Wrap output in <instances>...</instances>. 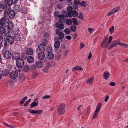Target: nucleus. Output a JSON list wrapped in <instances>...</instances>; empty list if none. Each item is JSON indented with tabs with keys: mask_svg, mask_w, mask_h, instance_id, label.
Listing matches in <instances>:
<instances>
[{
	"mask_svg": "<svg viewBox=\"0 0 128 128\" xmlns=\"http://www.w3.org/2000/svg\"><path fill=\"white\" fill-rule=\"evenodd\" d=\"M40 44L38 45V48L39 50L42 51H44L45 50V44Z\"/></svg>",
	"mask_w": 128,
	"mask_h": 128,
	"instance_id": "nucleus-15",
	"label": "nucleus"
},
{
	"mask_svg": "<svg viewBox=\"0 0 128 128\" xmlns=\"http://www.w3.org/2000/svg\"><path fill=\"white\" fill-rule=\"evenodd\" d=\"M65 22L66 24L69 25L72 24V21L71 19H68Z\"/></svg>",
	"mask_w": 128,
	"mask_h": 128,
	"instance_id": "nucleus-33",
	"label": "nucleus"
},
{
	"mask_svg": "<svg viewBox=\"0 0 128 128\" xmlns=\"http://www.w3.org/2000/svg\"><path fill=\"white\" fill-rule=\"evenodd\" d=\"M19 77L20 79H22V80L24 79V75L22 74H20Z\"/></svg>",
	"mask_w": 128,
	"mask_h": 128,
	"instance_id": "nucleus-54",
	"label": "nucleus"
},
{
	"mask_svg": "<svg viewBox=\"0 0 128 128\" xmlns=\"http://www.w3.org/2000/svg\"><path fill=\"white\" fill-rule=\"evenodd\" d=\"M110 85L114 86L116 85V83L114 82H111L109 84Z\"/></svg>",
	"mask_w": 128,
	"mask_h": 128,
	"instance_id": "nucleus-60",
	"label": "nucleus"
},
{
	"mask_svg": "<svg viewBox=\"0 0 128 128\" xmlns=\"http://www.w3.org/2000/svg\"><path fill=\"white\" fill-rule=\"evenodd\" d=\"M8 12L6 10H5L4 12V18H2L0 20V24L3 26L4 27L7 25L9 19L8 18Z\"/></svg>",
	"mask_w": 128,
	"mask_h": 128,
	"instance_id": "nucleus-1",
	"label": "nucleus"
},
{
	"mask_svg": "<svg viewBox=\"0 0 128 128\" xmlns=\"http://www.w3.org/2000/svg\"><path fill=\"white\" fill-rule=\"evenodd\" d=\"M66 3L68 5H71L72 3L71 0H67V1H66Z\"/></svg>",
	"mask_w": 128,
	"mask_h": 128,
	"instance_id": "nucleus-53",
	"label": "nucleus"
},
{
	"mask_svg": "<svg viewBox=\"0 0 128 128\" xmlns=\"http://www.w3.org/2000/svg\"><path fill=\"white\" fill-rule=\"evenodd\" d=\"M8 33L7 32L6 29L5 28V26H0V40L5 38V36Z\"/></svg>",
	"mask_w": 128,
	"mask_h": 128,
	"instance_id": "nucleus-2",
	"label": "nucleus"
},
{
	"mask_svg": "<svg viewBox=\"0 0 128 128\" xmlns=\"http://www.w3.org/2000/svg\"><path fill=\"white\" fill-rule=\"evenodd\" d=\"M48 58L51 60L54 58V55L52 52H48L47 56Z\"/></svg>",
	"mask_w": 128,
	"mask_h": 128,
	"instance_id": "nucleus-24",
	"label": "nucleus"
},
{
	"mask_svg": "<svg viewBox=\"0 0 128 128\" xmlns=\"http://www.w3.org/2000/svg\"><path fill=\"white\" fill-rule=\"evenodd\" d=\"M110 74L108 72H104V73L103 76L104 78L106 80H107L109 77Z\"/></svg>",
	"mask_w": 128,
	"mask_h": 128,
	"instance_id": "nucleus-23",
	"label": "nucleus"
},
{
	"mask_svg": "<svg viewBox=\"0 0 128 128\" xmlns=\"http://www.w3.org/2000/svg\"><path fill=\"white\" fill-rule=\"evenodd\" d=\"M74 3L76 6L75 8L77 9L78 8L77 4L79 5L80 2V0H75L74 1Z\"/></svg>",
	"mask_w": 128,
	"mask_h": 128,
	"instance_id": "nucleus-37",
	"label": "nucleus"
},
{
	"mask_svg": "<svg viewBox=\"0 0 128 128\" xmlns=\"http://www.w3.org/2000/svg\"><path fill=\"white\" fill-rule=\"evenodd\" d=\"M102 106V104L101 103H99L98 105L96 106V110L95 111L98 112L100 110Z\"/></svg>",
	"mask_w": 128,
	"mask_h": 128,
	"instance_id": "nucleus-34",
	"label": "nucleus"
},
{
	"mask_svg": "<svg viewBox=\"0 0 128 128\" xmlns=\"http://www.w3.org/2000/svg\"><path fill=\"white\" fill-rule=\"evenodd\" d=\"M5 26V28L6 29L7 32L8 33H9L11 29H12L13 27V24L12 22L10 21L9 22L8 24Z\"/></svg>",
	"mask_w": 128,
	"mask_h": 128,
	"instance_id": "nucleus-8",
	"label": "nucleus"
},
{
	"mask_svg": "<svg viewBox=\"0 0 128 128\" xmlns=\"http://www.w3.org/2000/svg\"><path fill=\"white\" fill-rule=\"evenodd\" d=\"M58 27L60 30L63 29L64 28V26L62 24H58Z\"/></svg>",
	"mask_w": 128,
	"mask_h": 128,
	"instance_id": "nucleus-42",
	"label": "nucleus"
},
{
	"mask_svg": "<svg viewBox=\"0 0 128 128\" xmlns=\"http://www.w3.org/2000/svg\"><path fill=\"white\" fill-rule=\"evenodd\" d=\"M119 45L122 46H123L127 47L128 46V45L127 44L123 43H122L120 42Z\"/></svg>",
	"mask_w": 128,
	"mask_h": 128,
	"instance_id": "nucleus-52",
	"label": "nucleus"
},
{
	"mask_svg": "<svg viewBox=\"0 0 128 128\" xmlns=\"http://www.w3.org/2000/svg\"><path fill=\"white\" fill-rule=\"evenodd\" d=\"M7 4L9 6H10L12 4H13L12 0H8Z\"/></svg>",
	"mask_w": 128,
	"mask_h": 128,
	"instance_id": "nucleus-48",
	"label": "nucleus"
},
{
	"mask_svg": "<svg viewBox=\"0 0 128 128\" xmlns=\"http://www.w3.org/2000/svg\"><path fill=\"white\" fill-rule=\"evenodd\" d=\"M78 18L82 20H83L84 18V16L82 13H80L79 14V15L78 16Z\"/></svg>",
	"mask_w": 128,
	"mask_h": 128,
	"instance_id": "nucleus-49",
	"label": "nucleus"
},
{
	"mask_svg": "<svg viewBox=\"0 0 128 128\" xmlns=\"http://www.w3.org/2000/svg\"><path fill=\"white\" fill-rule=\"evenodd\" d=\"M2 54L4 58L7 60L11 58L12 57V53L10 51H8L5 48H4L2 50Z\"/></svg>",
	"mask_w": 128,
	"mask_h": 128,
	"instance_id": "nucleus-4",
	"label": "nucleus"
},
{
	"mask_svg": "<svg viewBox=\"0 0 128 128\" xmlns=\"http://www.w3.org/2000/svg\"><path fill=\"white\" fill-rule=\"evenodd\" d=\"M50 96L49 95H45L42 97V99H48L50 98Z\"/></svg>",
	"mask_w": 128,
	"mask_h": 128,
	"instance_id": "nucleus-51",
	"label": "nucleus"
},
{
	"mask_svg": "<svg viewBox=\"0 0 128 128\" xmlns=\"http://www.w3.org/2000/svg\"><path fill=\"white\" fill-rule=\"evenodd\" d=\"M72 20L73 21V24H75L76 25H78V23L76 18H73L72 19Z\"/></svg>",
	"mask_w": 128,
	"mask_h": 128,
	"instance_id": "nucleus-39",
	"label": "nucleus"
},
{
	"mask_svg": "<svg viewBox=\"0 0 128 128\" xmlns=\"http://www.w3.org/2000/svg\"><path fill=\"white\" fill-rule=\"evenodd\" d=\"M67 10L68 12H71L73 10H72V8L71 6H69L68 7Z\"/></svg>",
	"mask_w": 128,
	"mask_h": 128,
	"instance_id": "nucleus-44",
	"label": "nucleus"
},
{
	"mask_svg": "<svg viewBox=\"0 0 128 128\" xmlns=\"http://www.w3.org/2000/svg\"><path fill=\"white\" fill-rule=\"evenodd\" d=\"M98 112L95 111L92 117L93 118L95 119L97 117L98 115Z\"/></svg>",
	"mask_w": 128,
	"mask_h": 128,
	"instance_id": "nucleus-43",
	"label": "nucleus"
},
{
	"mask_svg": "<svg viewBox=\"0 0 128 128\" xmlns=\"http://www.w3.org/2000/svg\"><path fill=\"white\" fill-rule=\"evenodd\" d=\"M6 37V40L10 44H13L14 42V38L13 36H11L8 34L5 36V37Z\"/></svg>",
	"mask_w": 128,
	"mask_h": 128,
	"instance_id": "nucleus-7",
	"label": "nucleus"
},
{
	"mask_svg": "<svg viewBox=\"0 0 128 128\" xmlns=\"http://www.w3.org/2000/svg\"><path fill=\"white\" fill-rule=\"evenodd\" d=\"M38 98H36L34 100L31 104L30 106V108H32L38 105Z\"/></svg>",
	"mask_w": 128,
	"mask_h": 128,
	"instance_id": "nucleus-12",
	"label": "nucleus"
},
{
	"mask_svg": "<svg viewBox=\"0 0 128 128\" xmlns=\"http://www.w3.org/2000/svg\"><path fill=\"white\" fill-rule=\"evenodd\" d=\"M14 38L16 41H19L20 39V37L18 34H15L14 35Z\"/></svg>",
	"mask_w": 128,
	"mask_h": 128,
	"instance_id": "nucleus-30",
	"label": "nucleus"
},
{
	"mask_svg": "<svg viewBox=\"0 0 128 128\" xmlns=\"http://www.w3.org/2000/svg\"><path fill=\"white\" fill-rule=\"evenodd\" d=\"M2 73L4 76H7L9 73V71L8 70L5 69L2 70Z\"/></svg>",
	"mask_w": 128,
	"mask_h": 128,
	"instance_id": "nucleus-21",
	"label": "nucleus"
},
{
	"mask_svg": "<svg viewBox=\"0 0 128 128\" xmlns=\"http://www.w3.org/2000/svg\"><path fill=\"white\" fill-rule=\"evenodd\" d=\"M45 57V54L43 52H40L38 53V57L40 60H43Z\"/></svg>",
	"mask_w": 128,
	"mask_h": 128,
	"instance_id": "nucleus-20",
	"label": "nucleus"
},
{
	"mask_svg": "<svg viewBox=\"0 0 128 128\" xmlns=\"http://www.w3.org/2000/svg\"><path fill=\"white\" fill-rule=\"evenodd\" d=\"M0 40H2V39ZM2 40L1 43V45L4 47H6L8 45L7 42L5 40H3V39H2Z\"/></svg>",
	"mask_w": 128,
	"mask_h": 128,
	"instance_id": "nucleus-28",
	"label": "nucleus"
},
{
	"mask_svg": "<svg viewBox=\"0 0 128 128\" xmlns=\"http://www.w3.org/2000/svg\"><path fill=\"white\" fill-rule=\"evenodd\" d=\"M70 32L71 31L70 29L68 28L65 29L64 31L65 33L67 34H69Z\"/></svg>",
	"mask_w": 128,
	"mask_h": 128,
	"instance_id": "nucleus-40",
	"label": "nucleus"
},
{
	"mask_svg": "<svg viewBox=\"0 0 128 128\" xmlns=\"http://www.w3.org/2000/svg\"><path fill=\"white\" fill-rule=\"evenodd\" d=\"M36 65L38 67L41 68L42 67V62L40 61H38L36 64Z\"/></svg>",
	"mask_w": 128,
	"mask_h": 128,
	"instance_id": "nucleus-31",
	"label": "nucleus"
},
{
	"mask_svg": "<svg viewBox=\"0 0 128 128\" xmlns=\"http://www.w3.org/2000/svg\"><path fill=\"white\" fill-rule=\"evenodd\" d=\"M57 8L60 9H61L62 8V6L61 4H58L57 5Z\"/></svg>",
	"mask_w": 128,
	"mask_h": 128,
	"instance_id": "nucleus-59",
	"label": "nucleus"
},
{
	"mask_svg": "<svg viewBox=\"0 0 128 128\" xmlns=\"http://www.w3.org/2000/svg\"><path fill=\"white\" fill-rule=\"evenodd\" d=\"M88 30L90 33H92L94 30V29L93 28H88Z\"/></svg>",
	"mask_w": 128,
	"mask_h": 128,
	"instance_id": "nucleus-61",
	"label": "nucleus"
},
{
	"mask_svg": "<svg viewBox=\"0 0 128 128\" xmlns=\"http://www.w3.org/2000/svg\"><path fill=\"white\" fill-rule=\"evenodd\" d=\"M66 106L64 104L60 105L58 106L57 109V112L59 114H62L65 112Z\"/></svg>",
	"mask_w": 128,
	"mask_h": 128,
	"instance_id": "nucleus-5",
	"label": "nucleus"
},
{
	"mask_svg": "<svg viewBox=\"0 0 128 128\" xmlns=\"http://www.w3.org/2000/svg\"><path fill=\"white\" fill-rule=\"evenodd\" d=\"M12 58L16 60L17 59L20 58V54L18 52L16 51L14 52H12Z\"/></svg>",
	"mask_w": 128,
	"mask_h": 128,
	"instance_id": "nucleus-11",
	"label": "nucleus"
},
{
	"mask_svg": "<svg viewBox=\"0 0 128 128\" xmlns=\"http://www.w3.org/2000/svg\"><path fill=\"white\" fill-rule=\"evenodd\" d=\"M16 60V66L18 68V69H16V70L18 72L20 71L21 70L20 68H21L23 66L24 64V60L23 59L20 58L17 59Z\"/></svg>",
	"mask_w": 128,
	"mask_h": 128,
	"instance_id": "nucleus-3",
	"label": "nucleus"
},
{
	"mask_svg": "<svg viewBox=\"0 0 128 128\" xmlns=\"http://www.w3.org/2000/svg\"><path fill=\"white\" fill-rule=\"evenodd\" d=\"M27 60L28 63H32L34 62V57L32 56H29L27 58Z\"/></svg>",
	"mask_w": 128,
	"mask_h": 128,
	"instance_id": "nucleus-22",
	"label": "nucleus"
},
{
	"mask_svg": "<svg viewBox=\"0 0 128 128\" xmlns=\"http://www.w3.org/2000/svg\"><path fill=\"white\" fill-rule=\"evenodd\" d=\"M32 100L31 99H29L23 105L25 107L27 106L29 103Z\"/></svg>",
	"mask_w": 128,
	"mask_h": 128,
	"instance_id": "nucleus-41",
	"label": "nucleus"
},
{
	"mask_svg": "<svg viewBox=\"0 0 128 128\" xmlns=\"http://www.w3.org/2000/svg\"><path fill=\"white\" fill-rule=\"evenodd\" d=\"M94 79V77L93 76L91 78H89L87 81L86 83L88 84H90L92 83Z\"/></svg>",
	"mask_w": 128,
	"mask_h": 128,
	"instance_id": "nucleus-32",
	"label": "nucleus"
},
{
	"mask_svg": "<svg viewBox=\"0 0 128 128\" xmlns=\"http://www.w3.org/2000/svg\"><path fill=\"white\" fill-rule=\"evenodd\" d=\"M58 36L60 39L63 38L64 37V34L63 32H60L58 34Z\"/></svg>",
	"mask_w": 128,
	"mask_h": 128,
	"instance_id": "nucleus-36",
	"label": "nucleus"
},
{
	"mask_svg": "<svg viewBox=\"0 0 128 128\" xmlns=\"http://www.w3.org/2000/svg\"><path fill=\"white\" fill-rule=\"evenodd\" d=\"M60 43L58 40L56 41L54 44V46L56 48H58L60 46Z\"/></svg>",
	"mask_w": 128,
	"mask_h": 128,
	"instance_id": "nucleus-27",
	"label": "nucleus"
},
{
	"mask_svg": "<svg viewBox=\"0 0 128 128\" xmlns=\"http://www.w3.org/2000/svg\"><path fill=\"white\" fill-rule=\"evenodd\" d=\"M49 34L48 33L45 32L44 34V36L46 38H48L49 36Z\"/></svg>",
	"mask_w": 128,
	"mask_h": 128,
	"instance_id": "nucleus-62",
	"label": "nucleus"
},
{
	"mask_svg": "<svg viewBox=\"0 0 128 128\" xmlns=\"http://www.w3.org/2000/svg\"><path fill=\"white\" fill-rule=\"evenodd\" d=\"M90 108L89 107L87 108L86 113V114L87 115H88L90 113Z\"/></svg>",
	"mask_w": 128,
	"mask_h": 128,
	"instance_id": "nucleus-57",
	"label": "nucleus"
},
{
	"mask_svg": "<svg viewBox=\"0 0 128 128\" xmlns=\"http://www.w3.org/2000/svg\"><path fill=\"white\" fill-rule=\"evenodd\" d=\"M80 4L83 7H85L86 5V3L85 1H84L81 2L80 3Z\"/></svg>",
	"mask_w": 128,
	"mask_h": 128,
	"instance_id": "nucleus-50",
	"label": "nucleus"
},
{
	"mask_svg": "<svg viewBox=\"0 0 128 128\" xmlns=\"http://www.w3.org/2000/svg\"><path fill=\"white\" fill-rule=\"evenodd\" d=\"M61 30L60 29H57L56 30V34H59V33L60 32H61Z\"/></svg>",
	"mask_w": 128,
	"mask_h": 128,
	"instance_id": "nucleus-58",
	"label": "nucleus"
},
{
	"mask_svg": "<svg viewBox=\"0 0 128 128\" xmlns=\"http://www.w3.org/2000/svg\"><path fill=\"white\" fill-rule=\"evenodd\" d=\"M120 42L118 40H116L112 42V45L109 46L108 48V49H110L113 47L116 46L118 44L119 45Z\"/></svg>",
	"mask_w": 128,
	"mask_h": 128,
	"instance_id": "nucleus-14",
	"label": "nucleus"
},
{
	"mask_svg": "<svg viewBox=\"0 0 128 128\" xmlns=\"http://www.w3.org/2000/svg\"><path fill=\"white\" fill-rule=\"evenodd\" d=\"M112 39V36H110L108 38L109 41L108 42V43H110Z\"/></svg>",
	"mask_w": 128,
	"mask_h": 128,
	"instance_id": "nucleus-56",
	"label": "nucleus"
},
{
	"mask_svg": "<svg viewBox=\"0 0 128 128\" xmlns=\"http://www.w3.org/2000/svg\"><path fill=\"white\" fill-rule=\"evenodd\" d=\"M52 48L50 46H48V48L46 49V50H47L48 53V52H52Z\"/></svg>",
	"mask_w": 128,
	"mask_h": 128,
	"instance_id": "nucleus-45",
	"label": "nucleus"
},
{
	"mask_svg": "<svg viewBox=\"0 0 128 128\" xmlns=\"http://www.w3.org/2000/svg\"><path fill=\"white\" fill-rule=\"evenodd\" d=\"M58 17L60 18L59 19V21L60 23H64L65 22V19L64 16L63 15H58Z\"/></svg>",
	"mask_w": 128,
	"mask_h": 128,
	"instance_id": "nucleus-13",
	"label": "nucleus"
},
{
	"mask_svg": "<svg viewBox=\"0 0 128 128\" xmlns=\"http://www.w3.org/2000/svg\"><path fill=\"white\" fill-rule=\"evenodd\" d=\"M66 38L68 40H70L71 38V37L70 36H66Z\"/></svg>",
	"mask_w": 128,
	"mask_h": 128,
	"instance_id": "nucleus-64",
	"label": "nucleus"
},
{
	"mask_svg": "<svg viewBox=\"0 0 128 128\" xmlns=\"http://www.w3.org/2000/svg\"><path fill=\"white\" fill-rule=\"evenodd\" d=\"M29 68V67L28 65H25L23 67L24 70L26 71H28Z\"/></svg>",
	"mask_w": 128,
	"mask_h": 128,
	"instance_id": "nucleus-47",
	"label": "nucleus"
},
{
	"mask_svg": "<svg viewBox=\"0 0 128 128\" xmlns=\"http://www.w3.org/2000/svg\"><path fill=\"white\" fill-rule=\"evenodd\" d=\"M28 98V97L26 96L23 98L20 102V104L21 105L23 104L25 100L27 99Z\"/></svg>",
	"mask_w": 128,
	"mask_h": 128,
	"instance_id": "nucleus-35",
	"label": "nucleus"
},
{
	"mask_svg": "<svg viewBox=\"0 0 128 128\" xmlns=\"http://www.w3.org/2000/svg\"><path fill=\"white\" fill-rule=\"evenodd\" d=\"M109 43L107 41H105V40H103L101 44L102 47L103 48L107 47Z\"/></svg>",
	"mask_w": 128,
	"mask_h": 128,
	"instance_id": "nucleus-19",
	"label": "nucleus"
},
{
	"mask_svg": "<svg viewBox=\"0 0 128 128\" xmlns=\"http://www.w3.org/2000/svg\"><path fill=\"white\" fill-rule=\"evenodd\" d=\"M78 12L75 10H73L71 12H67V14L69 17H71L72 16L74 17H76L78 15Z\"/></svg>",
	"mask_w": 128,
	"mask_h": 128,
	"instance_id": "nucleus-9",
	"label": "nucleus"
},
{
	"mask_svg": "<svg viewBox=\"0 0 128 128\" xmlns=\"http://www.w3.org/2000/svg\"><path fill=\"white\" fill-rule=\"evenodd\" d=\"M7 5L6 3H3L0 4V12L3 11V10L6 8Z\"/></svg>",
	"mask_w": 128,
	"mask_h": 128,
	"instance_id": "nucleus-18",
	"label": "nucleus"
},
{
	"mask_svg": "<svg viewBox=\"0 0 128 128\" xmlns=\"http://www.w3.org/2000/svg\"><path fill=\"white\" fill-rule=\"evenodd\" d=\"M8 10L7 11L8 12V15L9 18L10 19H12L14 18L15 16V13L14 11L13 10H10V7H9L8 8Z\"/></svg>",
	"mask_w": 128,
	"mask_h": 128,
	"instance_id": "nucleus-6",
	"label": "nucleus"
},
{
	"mask_svg": "<svg viewBox=\"0 0 128 128\" xmlns=\"http://www.w3.org/2000/svg\"><path fill=\"white\" fill-rule=\"evenodd\" d=\"M71 30L73 32H74L76 30V26L74 25H72L70 27Z\"/></svg>",
	"mask_w": 128,
	"mask_h": 128,
	"instance_id": "nucleus-38",
	"label": "nucleus"
},
{
	"mask_svg": "<svg viewBox=\"0 0 128 128\" xmlns=\"http://www.w3.org/2000/svg\"><path fill=\"white\" fill-rule=\"evenodd\" d=\"M109 98V96L108 95H106L104 100V101L105 102L107 101Z\"/></svg>",
	"mask_w": 128,
	"mask_h": 128,
	"instance_id": "nucleus-55",
	"label": "nucleus"
},
{
	"mask_svg": "<svg viewBox=\"0 0 128 128\" xmlns=\"http://www.w3.org/2000/svg\"><path fill=\"white\" fill-rule=\"evenodd\" d=\"M14 10L17 12H18L21 9V6L20 5H16L14 6Z\"/></svg>",
	"mask_w": 128,
	"mask_h": 128,
	"instance_id": "nucleus-26",
	"label": "nucleus"
},
{
	"mask_svg": "<svg viewBox=\"0 0 128 128\" xmlns=\"http://www.w3.org/2000/svg\"><path fill=\"white\" fill-rule=\"evenodd\" d=\"M10 76L12 79L14 80L18 77V73L16 71H12L10 73Z\"/></svg>",
	"mask_w": 128,
	"mask_h": 128,
	"instance_id": "nucleus-10",
	"label": "nucleus"
},
{
	"mask_svg": "<svg viewBox=\"0 0 128 128\" xmlns=\"http://www.w3.org/2000/svg\"><path fill=\"white\" fill-rule=\"evenodd\" d=\"M83 69L82 67L80 66H78L72 69V70L73 71H75L78 70H82Z\"/></svg>",
	"mask_w": 128,
	"mask_h": 128,
	"instance_id": "nucleus-25",
	"label": "nucleus"
},
{
	"mask_svg": "<svg viewBox=\"0 0 128 128\" xmlns=\"http://www.w3.org/2000/svg\"><path fill=\"white\" fill-rule=\"evenodd\" d=\"M114 26H112L110 28L109 31L111 34L112 33L114 32Z\"/></svg>",
	"mask_w": 128,
	"mask_h": 128,
	"instance_id": "nucleus-46",
	"label": "nucleus"
},
{
	"mask_svg": "<svg viewBox=\"0 0 128 128\" xmlns=\"http://www.w3.org/2000/svg\"><path fill=\"white\" fill-rule=\"evenodd\" d=\"M42 112V110H31L29 111V112L30 113L32 114H40Z\"/></svg>",
	"mask_w": 128,
	"mask_h": 128,
	"instance_id": "nucleus-16",
	"label": "nucleus"
},
{
	"mask_svg": "<svg viewBox=\"0 0 128 128\" xmlns=\"http://www.w3.org/2000/svg\"><path fill=\"white\" fill-rule=\"evenodd\" d=\"M26 54L28 55H31L33 54L34 51L32 48H28L26 50Z\"/></svg>",
	"mask_w": 128,
	"mask_h": 128,
	"instance_id": "nucleus-17",
	"label": "nucleus"
},
{
	"mask_svg": "<svg viewBox=\"0 0 128 128\" xmlns=\"http://www.w3.org/2000/svg\"><path fill=\"white\" fill-rule=\"evenodd\" d=\"M120 8V6H118L113 9L112 10L113 13H114L117 12Z\"/></svg>",
	"mask_w": 128,
	"mask_h": 128,
	"instance_id": "nucleus-29",
	"label": "nucleus"
},
{
	"mask_svg": "<svg viewBox=\"0 0 128 128\" xmlns=\"http://www.w3.org/2000/svg\"><path fill=\"white\" fill-rule=\"evenodd\" d=\"M113 13L112 11V10H111L107 14V16H110L111 15H112V14Z\"/></svg>",
	"mask_w": 128,
	"mask_h": 128,
	"instance_id": "nucleus-63",
	"label": "nucleus"
}]
</instances>
